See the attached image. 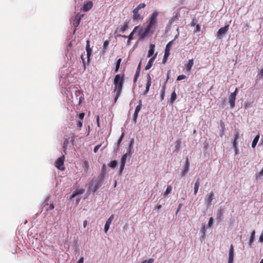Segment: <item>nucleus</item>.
<instances>
[{"label": "nucleus", "instance_id": "obj_1", "mask_svg": "<svg viewBox=\"0 0 263 263\" xmlns=\"http://www.w3.org/2000/svg\"><path fill=\"white\" fill-rule=\"evenodd\" d=\"M158 14L159 12L156 11L151 15L148 24L143 32L142 38H145L149 33H153L154 31H152V29L153 28L155 29L157 26V17Z\"/></svg>", "mask_w": 263, "mask_h": 263}, {"label": "nucleus", "instance_id": "obj_2", "mask_svg": "<svg viewBox=\"0 0 263 263\" xmlns=\"http://www.w3.org/2000/svg\"><path fill=\"white\" fill-rule=\"evenodd\" d=\"M124 83V74L121 76L120 74H117L114 80V84L115 86L114 92L116 93L115 98V102L120 96Z\"/></svg>", "mask_w": 263, "mask_h": 263}, {"label": "nucleus", "instance_id": "obj_3", "mask_svg": "<svg viewBox=\"0 0 263 263\" xmlns=\"http://www.w3.org/2000/svg\"><path fill=\"white\" fill-rule=\"evenodd\" d=\"M143 28L142 26L139 25L137 26L134 27L133 30L132 32L130 33V34L128 36H126L125 35H121V34H118L117 36L122 37L123 38H127L129 39V40H132L134 39V34L136 32L138 31V35L139 36V40H143L144 38H142V35L143 34Z\"/></svg>", "mask_w": 263, "mask_h": 263}, {"label": "nucleus", "instance_id": "obj_4", "mask_svg": "<svg viewBox=\"0 0 263 263\" xmlns=\"http://www.w3.org/2000/svg\"><path fill=\"white\" fill-rule=\"evenodd\" d=\"M65 160V156L63 155L61 157L59 158L55 161V166L57 168H58L59 170L63 171L64 170L65 168L63 166L64 165V162Z\"/></svg>", "mask_w": 263, "mask_h": 263}, {"label": "nucleus", "instance_id": "obj_5", "mask_svg": "<svg viewBox=\"0 0 263 263\" xmlns=\"http://www.w3.org/2000/svg\"><path fill=\"white\" fill-rule=\"evenodd\" d=\"M229 28V25H227L224 27L220 28L217 32L216 35L217 38L221 39L222 38V35H224L228 31Z\"/></svg>", "mask_w": 263, "mask_h": 263}, {"label": "nucleus", "instance_id": "obj_6", "mask_svg": "<svg viewBox=\"0 0 263 263\" xmlns=\"http://www.w3.org/2000/svg\"><path fill=\"white\" fill-rule=\"evenodd\" d=\"M238 92V88H236L234 92L231 93L229 96V103L231 107L232 108L235 106L236 96Z\"/></svg>", "mask_w": 263, "mask_h": 263}, {"label": "nucleus", "instance_id": "obj_7", "mask_svg": "<svg viewBox=\"0 0 263 263\" xmlns=\"http://www.w3.org/2000/svg\"><path fill=\"white\" fill-rule=\"evenodd\" d=\"M128 23L125 22L123 25L118 26L115 30V32H124L128 28Z\"/></svg>", "mask_w": 263, "mask_h": 263}, {"label": "nucleus", "instance_id": "obj_8", "mask_svg": "<svg viewBox=\"0 0 263 263\" xmlns=\"http://www.w3.org/2000/svg\"><path fill=\"white\" fill-rule=\"evenodd\" d=\"M83 14H77L76 15L74 19L72 21V25L75 27V28L77 27L79 25L82 17H83Z\"/></svg>", "mask_w": 263, "mask_h": 263}, {"label": "nucleus", "instance_id": "obj_9", "mask_svg": "<svg viewBox=\"0 0 263 263\" xmlns=\"http://www.w3.org/2000/svg\"><path fill=\"white\" fill-rule=\"evenodd\" d=\"M93 6V3L91 1H88L85 3L82 10L85 12L90 10Z\"/></svg>", "mask_w": 263, "mask_h": 263}, {"label": "nucleus", "instance_id": "obj_10", "mask_svg": "<svg viewBox=\"0 0 263 263\" xmlns=\"http://www.w3.org/2000/svg\"><path fill=\"white\" fill-rule=\"evenodd\" d=\"M234 253V247L231 245L229 250L228 263H233Z\"/></svg>", "mask_w": 263, "mask_h": 263}, {"label": "nucleus", "instance_id": "obj_11", "mask_svg": "<svg viewBox=\"0 0 263 263\" xmlns=\"http://www.w3.org/2000/svg\"><path fill=\"white\" fill-rule=\"evenodd\" d=\"M157 53H156L149 60L147 65L145 67V69L146 70L149 69L153 66L154 60L156 59L157 57Z\"/></svg>", "mask_w": 263, "mask_h": 263}, {"label": "nucleus", "instance_id": "obj_12", "mask_svg": "<svg viewBox=\"0 0 263 263\" xmlns=\"http://www.w3.org/2000/svg\"><path fill=\"white\" fill-rule=\"evenodd\" d=\"M190 166V162L187 157L185 159V163L184 166L183 170L181 172L182 176H184L189 171V168Z\"/></svg>", "mask_w": 263, "mask_h": 263}, {"label": "nucleus", "instance_id": "obj_13", "mask_svg": "<svg viewBox=\"0 0 263 263\" xmlns=\"http://www.w3.org/2000/svg\"><path fill=\"white\" fill-rule=\"evenodd\" d=\"M214 197V194L213 192H211L210 193L208 194L205 197V201L208 203L209 205H211V202L213 200Z\"/></svg>", "mask_w": 263, "mask_h": 263}, {"label": "nucleus", "instance_id": "obj_14", "mask_svg": "<svg viewBox=\"0 0 263 263\" xmlns=\"http://www.w3.org/2000/svg\"><path fill=\"white\" fill-rule=\"evenodd\" d=\"M139 10H138L137 9L135 8L133 10V19L134 21H138L139 20H142L143 17L141 16V15L138 13Z\"/></svg>", "mask_w": 263, "mask_h": 263}, {"label": "nucleus", "instance_id": "obj_15", "mask_svg": "<svg viewBox=\"0 0 263 263\" xmlns=\"http://www.w3.org/2000/svg\"><path fill=\"white\" fill-rule=\"evenodd\" d=\"M114 215H111L109 218L107 220L105 226H104V231L106 233L110 227V225L114 219Z\"/></svg>", "mask_w": 263, "mask_h": 263}, {"label": "nucleus", "instance_id": "obj_16", "mask_svg": "<svg viewBox=\"0 0 263 263\" xmlns=\"http://www.w3.org/2000/svg\"><path fill=\"white\" fill-rule=\"evenodd\" d=\"M147 83L146 84V88H145V90L144 92V94H146L148 92V91L149 90V87L152 84V78H151L149 74H147Z\"/></svg>", "mask_w": 263, "mask_h": 263}, {"label": "nucleus", "instance_id": "obj_17", "mask_svg": "<svg viewBox=\"0 0 263 263\" xmlns=\"http://www.w3.org/2000/svg\"><path fill=\"white\" fill-rule=\"evenodd\" d=\"M134 139H132L128 145L127 152L128 153V156L131 157L133 154L134 153V149H133V144H134Z\"/></svg>", "mask_w": 263, "mask_h": 263}, {"label": "nucleus", "instance_id": "obj_18", "mask_svg": "<svg viewBox=\"0 0 263 263\" xmlns=\"http://www.w3.org/2000/svg\"><path fill=\"white\" fill-rule=\"evenodd\" d=\"M176 38H177V36H176V37H175V39L174 40L169 42L167 44V45L165 47V51H164L165 53L170 54V50H171L172 46L173 44V43Z\"/></svg>", "mask_w": 263, "mask_h": 263}, {"label": "nucleus", "instance_id": "obj_19", "mask_svg": "<svg viewBox=\"0 0 263 263\" xmlns=\"http://www.w3.org/2000/svg\"><path fill=\"white\" fill-rule=\"evenodd\" d=\"M193 65H194L193 59L189 60L188 61V63L185 65L186 71L187 72H190Z\"/></svg>", "mask_w": 263, "mask_h": 263}, {"label": "nucleus", "instance_id": "obj_20", "mask_svg": "<svg viewBox=\"0 0 263 263\" xmlns=\"http://www.w3.org/2000/svg\"><path fill=\"white\" fill-rule=\"evenodd\" d=\"M181 146V139H179L175 142V149L173 151V152H178Z\"/></svg>", "mask_w": 263, "mask_h": 263}, {"label": "nucleus", "instance_id": "obj_21", "mask_svg": "<svg viewBox=\"0 0 263 263\" xmlns=\"http://www.w3.org/2000/svg\"><path fill=\"white\" fill-rule=\"evenodd\" d=\"M200 184V179L199 178H198L195 183V184H194V195L197 194V193L198 191V189H199Z\"/></svg>", "mask_w": 263, "mask_h": 263}, {"label": "nucleus", "instance_id": "obj_22", "mask_svg": "<svg viewBox=\"0 0 263 263\" xmlns=\"http://www.w3.org/2000/svg\"><path fill=\"white\" fill-rule=\"evenodd\" d=\"M82 166L83 168L84 172L87 173L89 170V165L88 162L87 161H84L82 163Z\"/></svg>", "mask_w": 263, "mask_h": 263}, {"label": "nucleus", "instance_id": "obj_23", "mask_svg": "<svg viewBox=\"0 0 263 263\" xmlns=\"http://www.w3.org/2000/svg\"><path fill=\"white\" fill-rule=\"evenodd\" d=\"M155 46L154 44L150 45L149 49L148 50V54H147L148 58L152 57L154 54V51H155Z\"/></svg>", "mask_w": 263, "mask_h": 263}, {"label": "nucleus", "instance_id": "obj_24", "mask_svg": "<svg viewBox=\"0 0 263 263\" xmlns=\"http://www.w3.org/2000/svg\"><path fill=\"white\" fill-rule=\"evenodd\" d=\"M89 43H90L89 41L87 40L86 47V50L87 51V58L88 59H89V57H90L91 52H92V50L90 48Z\"/></svg>", "mask_w": 263, "mask_h": 263}, {"label": "nucleus", "instance_id": "obj_25", "mask_svg": "<svg viewBox=\"0 0 263 263\" xmlns=\"http://www.w3.org/2000/svg\"><path fill=\"white\" fill-rule=\"evenodd\" d=\"M84 192V190H83V189H80V190H77L76 192H74V193H73V194L71 196V197L74 198L76 196H77V195L82 194Z\"/></svg>", "mask_w": 263, "mask_h": 263}, {"label": "nucleus", "instance_id": "obj_26", "mask_svg": "<svg viewBox=\"0 0 263 263\" xmlns=\"http://www.w3.org/2000/svg\"><path fill=\"white\" fill-rule=\"evenodd\" d=\"M223 210L222 209H219L217 211L216 217L218 219H221V217L223 216Z\"/></svg>", "mask_w": 263, "mask_h": 263}, {"label": "nucleus", "instance_id": "obj_27", "mask_svg": "<svg viewBox=\"0 0 263 263\" xmlns=\"http://www.w3.org/2000/svg\"><path fill=\"white\" fill-rule=\"evenodd\" d=\"M255 231L254 230L251 232L250 236V239L249 241V245L251 247V244L253 242L255 239Z\"/></svg>", "mask_w": 263, "mask_h": 263}, {"label": "nucleus", "instance_id": "obj_28", "mask_svg": "<svg viewBox=\"0 0 263 263\" xmlns=\"http://www.w3.org/2000/svg\"><path fill=\"white\" fill-rule=\"evenodd\" d=\"M259 138V136L257 135L253 139V142L252 143V147L253 148H254L256 146L257 143L258 141Z\"/></svg>", "mask_w": 263, "mask_h": 263}, {"label": "nucleus", "instance_id": "obj_29", "mask_svg": "<svg viewBox=\"0 0 263 263\" xmlns=\"http://www.w3.org/2000/svg\"><path fill=\"white\" fill-rule=\"evenodd\" d=\"M166 82H167V81L165 82V84L164 85V86H163V87H162L161 90L160 96H161V100H163L164 99L165 91V84H166Z\"/></svg>", "mask_w": 263, "mask_h": 263}, {"label": "nucleus", "instance_id": "obj_30", "mask_svg": "<svg viewBox=\"0 0 263 263\" xmlns=\"http://www.w3.org/2000/svg\"><path fill=\"white\" fill-rule=\"evenodd\" d=\"M177 98V95L175 92V91L174 90L171 94V97L170 99V101L171 103H173L175 100Z\"/></svg>", "mask_w": 263, "mask_h": 263}, {"label": "nucleus", "instance_id": "obj_31", "mask_svg": "<svg viewBox=\"0 0 263 263\" xmlns=\"http://www.w3.org/2000/svg\"><path fill=\"white\" fill-rule=\"evenodd\" d=\"M128 156V153L124 154L121 157V163L125 164L126 163V160L127 156Z\"/></svg>", "mask_w": 263, "mask_h": 263}, {"label": "nucleus", "instance_id": "obj_32", "mask_svg": "<svg viewBox=\"0 0 263 263\" xmlns=\"http://www.w3.org/2000/svg\"><path fill=\"white\" fill-rule=\"evenodd\" d=\"M117 161L116 160H112V161H111L108 164V165L109 167L114 168L117 166Z\"/></svg>", "mask_w": 263, "mask_h": 263}, {"label": "nucleus", "instance_id": "obj_33", "mask_svg": "<svg viewBox=\"0 0 263 263\" xmlns=\"http://www.w3.org/2000/svg\"><path fill=\"white\" fill-rule=\"evenodd\" d=\"M121 61H122L121 59H119L116 62V69H115L116 72H117L119 69Z\"/></svg>", "mask_w": 263, "mask_h": 263}, {"label": "nucleus", "instance_id": "obj_34", "mask_svg": "<svg viewBox=\"0 0 263 263\" xmlns=\"http://www.w3.org/2000/svg\"><path fill=\"white\" fill-rule=\"evenodd\" d=\"M142 106V100L139 101V104L136 106L135 111L139 112Z\"/></svg>", "mask_w": 263, "mask_h": 263}, {"label": "nucleus", "instance_id": "obj_35", "mask_svg": "<svg viewBox=\"0 0 263 263\" xmlns=\"http://www.w3.org/2000/svg\"><path fill=\"white\" fill-rule=\"evenodd\" d=\"M83 126V121L79 120L77 122V127H78V129L80 130L82 127Z\"/></svg>", "mask_w": 263, "mask_h": 263}, {"label": "nucleus", "instance_id": "obj_36", "mask_svg": "<svg viewBox=\"0 0 263 263\" xmlns=\"http://www.w3.org/2000/svg\"><path fill=\"white\" fill-rule=\"evenodd\" d=\"M124 133H122L121 136H120V137L119 138L118 141V143H117V147L118 148H119V147H120V143L121 142H122L123 138H124Z\"/></svg>", "mask_w": 263, "mask_h": 263}, {"label": "nucleus", "instance_id": "obj_37", "mask_svg": "<svg viewBox=\"0 0 263 263\" xmlns=\"http://www.w3.org/2000/svg\"><path fill=\"white\" fill-rule=\"evenodd\" d=\"M172 190V187L171 186V185H168L167 186L166 190L165 192V194L166 195L169 194L170 193H171Z\"/></svg>", "mask_w": 263, "mask_h": 263}, {"label": "nucleus", "instance_id": "obj_38", "mask_svg": "<svg viewBox=\"0 0 263 263\" xmlns=\"http://www.w3.org/2000/svg\"><path fill=\"white\" fill-rule=\"evenodd\" d=\"M145 7V4L144 3H140L139 5L137 6L136 9L138 10H140L141 9L144 8Z\"/></svg>", "mask_w": 263, "mask_h": 263}, {"label": "nucleus", "instance_id": "obj_39", "mask_svg": "<svg viewBox=\"0 0 263 263\" xmlns=\"http://www.w3.org/2000/svg\"><path fill=\"white\" fill-rule=\"evenodd\" d=\"M232 144H233V147L234 148V149L236 151H237V140L233 139L232 140Z\"/></svg>", "mask_w": 263, "mask_h": 263}, {"label": "nucleus", "instance_id": "obj_40", "mask_svg": "<svg viewBox=\"0 0 263 263\" xmlns=\"http://www.w3.org/2000/svg\"><path fill=\"white\" fill-rule=\"evenodd\" d=\"M170 54H168V53L164 52V55L163 56V60H162L163 63H165L166 62V61H167V59L168 57H169Z\"/></svg>", "mask_w": 263, "mask_h": 263}, {"label": "nucleus", "instance_id": "obj_41", "mask_svg": "<svg viewBox=\"0 0 263 263\" xmlns=\"http://www.w3.org/2000/svg\"><path fill=\"white\" fill-rule=\"evenodd\" d=\"M239 133L237 131H235L234 133V135H233V139L237 140V139L239 138Z\"/></svg>", "mask_w": 263, "mask_h": 263}, {"label": "nucleus", "instance_id": "obj_42", "mask_svg": "<svg viewBox=\"0 0 263 263\" xmlns=\"http://www.w3.org/2000/svg\"><path fill=\"white\" fill-rule=\"evenodd\" d=\"M109 44V41L106 40L103 43V48L105 50H106Z\"/></svg>", "mask_w": 263, "mask_h": 263}, {"label": "nucleus", "instance_id": "obj_43", "mask_svg": "<svg viewBox=\"0 0 263 263\" xmlns=\"http://www.w3.org/2000/svg\"><path fill=\"white\" fill-rule=\"evenodd\" d=\"M257 76L259 77V78H261V79H263V67L258 72Z\"/></svg>", "mask_w": 263, "mask_h": 263}, {"label": "nucleus", "instance_id": "obj_44", "mask_svg": "<svg viewBox=\"0 0 263 263\" xmlns=\"http://www.w3.org/2000/svg\"><path fill=\"white\" fill-rule=\"evenodd\" d=\"M138 113L139 112H136V111H135V112H134V117H133V122H134V123H136L137 122V119L138 117Z\"/></svg>", "mask_w": 263, "mask_h": 263}, {"label": "nucleus", "instance_id": "obj_45", "mask_svg": "<svg viewBox=\"0 0 263 263\" xmlns=\"http://www.w3.org/2000/svg\"><path fill=\"white\" fill-rule=\"evenodd\" d=\"M154 262V259L153 258H150L148 260H145L142 261L140 263H153Z\"/></svg>", "mask_w": 263, "mask_h": 263}, {"label": "nucleus", "instance_id": "obj_46", "mask_svg": "<svg viewBox=\"0 0 263 263\" xmlns=\"http://www.w3.org/2000/svg\"><path fill=\"white\" fill-rule=\"evenodd\" d=\"M84 116H85V114L84 112L80 113L78 115V117H79V120L83 121Z\"/></svg>", "mask_w": 263, "mask_h": 263}, {"label": "nucleus", "instance_id": "obj_47", "mask_svg": "<svg viewBox=\"0 0 263 263\" xmlns=\"http://www.w3.org/2000/svg\"><path fill=\"white\" fill-rule=\"evenodd\" d=\"M162 206L161 204H157L155 205L154 209V211L156 210L157 212L159 211V210L161 209Z\"/></svg>", "mask_w": 263, "mask_h": 263}, {"label": "nucleus", "instance_id": "obj_48", "mask_svg": "<svg viewBox=\"0 0 263 263\" xmlns=\"http://www.w3.org/2000/svg\"><path fill=\"white\" fill-rule=\"evenodd\" d=\"M140 73L138 72H136V73L134 78V83H136L137 81L138 77H139Z\"/></svg>", "mask_w": 263, "mask_h": 263}, {"label": "nucleus", "instance_id": "obj_49", "mask_svg": "<svg viewBox=\"0 0 263 263\" xmlns=\"http://www.w3.org/2000/svg\"><path fill=\"white\" fill-rule=\"evenodd\" d=\"M125 164L121 163L120 167V171H119V174L121 175L123 172V170L124 168L125 167Z\"/></svg>", "mask_w": 263, "mask_h": 263}, {"label": "nucleus", "instance_id": "obj_50", "mask_svg": "<svg viewBox=\"0 0 263 263\" xmlns=\"http://www.w3.org/2000/svg\"><path fill=\"white\" fill-rule=\"evenodd\" d=\"M185 78H186L185 76H184L183 74H181V75H179V76H178V77L177 78V80L180 81L183 79H184Z\"/></svg>", "mask_w": 263, "mask_h": 263}, {"label": "nucleus", "instance_id": "obj_51", "mask_svg": "<svg viewBox=\"0 0 263 263\" xmlns=\"http://www.w3.org/2000/svg\"><path fill=\"white\" fill-rule=\"evenodd\" d=\"M101 144H99V145L95 146V147H94V149H93V152L95 153H96L98 151V150H99V148L101 147Z\"/></svg>", "mask_w": 263, "mask_h": 263}, {"label": "nucleus", "instance_id": "obj_52", "mask_svg": "<svg viewBox=\"0 0 263 263\" xmlns=\"http://www.w3.org/2000/svg\"><path fill=\"white\" fill-rule=\"evenodd\" d=\"M213 219L212 217H211L209 219V221L208 222V227H211L213 224Z\"/></svg>", "mask_w": 263, "mask_h": 263}, {"label": "nucleus", "instance_id": "obj_53", "mask_svg": "<svg viewBox=\"0 0 263 263\" xmlns=\"http://www.w3.org/2000/svg\"><path fill=\"white\" fill-rule=\"evenodd\" d=\"M141 62H140V63L139 64L138 66V67L137 68V70H136V72H138L140 73V70H141Z\"/></svg>", "mask_w": 263, "mask_h": 263}, {"label": "nucleus", "instance_id": "obj_54", "mask_svg": "<svg viewBox=\"0 0 263 263\" xmlns=\"http://www.w3.org/2000/svg\"><path fill=\"white\" fill-rule=\"evenodd\" d=\"M259 241L261 242L263 241V231L262 232L259 239Z\"/></svg>", "mask_w": 263, "mask_h": 263}, {"label": "nucleus", "instance_id": "obj_55", "mask_svg": "<svg viewBox=\"0 0 263 263\" xmlns=\"http://www.w3.org/2000/svg\"><path fill=\"white\" fill-rule=\"evenodd\" d=\"M54 208V206L53 204H51L49 205V207L47 209V210H52Z\"/></svg>", "mask_w": 263, "mask_h": 263}, {"label": "nucleus", "instance_id": "obj_56", "mask_svg": "<svg viewBox=\"0 0 263 263\" xmlns=\"http://www.w3.org/2000/svg\"><path fill=\"white\" fill-rule=\"evenodd\" d=\"M205 230H206V229H205V227H204V226H203V227H202L201 228L200 232H201V233H202L203 234H204V232H205Z\"/></svg>", "mask_w": 263, "mask_h": 263}, {"label": "nucleus", "instance_id": "obj_57", "mask_svg": "<svg viewBox=\"0 0 263 263\" xmlns=\"http://www.w3.org/2000/svg\"><path fill=\"white\" fill-rule=\"evenodd\" d=\"M96 120H97V123L98 126V127H100L99 116V115H98V116H97Z\"/></svg>", "mask_w": 263, "mask_h": 263}, {"label": "nucleus", "instance_id": "obj_58", "mask_svg": "<svg viewBox=\"0 0 263 263\" xmlns=\"http://www.w3.org/2000/svg\"><path fill=\"white\" fill-rule=\"evenodd\" d=\"M81 59H82V60L83 61V64L84 67V69H85V68H86V67H85V61L84 59L83 58V55H81Z\"/></svg>", "mask_w": 263, "mask_h": 263}, {"label": "nucleus", "instance_id": "obj_59", "mask_svg": "<svg viewBox=\"0 0 263 263\" xmlns=\"http://www.w3.org/2000/svg\"><path fill=\"white\" fill-rule=\"evenodd\" d=\"M263 175V168L257 174V176H262Z\"/></svg>", "mask_w": 263, "mask_h": 263}, {"label": "nucleus", "instance_id": "obj_60", "mask_svg": "<svg viewBox=\"0 0 263 263\" xmlns=\"http://www.w3.org/2000/svg\"><path fill=\"white\" fill-rule=\"evenodd\" d=\"M87 225V221L86 220L83 221V227L85 228Z\"/></svg>", "mask_w": 263, "mask_h": 263}, {"label": "nucleus", "instance_id": "obj_61", "mask_svg": "<svg viewBox=\"0 0 263 263\" xmlns=\"http://www.w3.org/2000/svg\"><path fill=\"white\" fill-rule=\"evenodd\" d=\"M83 261H84V258L82 257L80 258V259L78 261V263H83Z\"/></svg>", "mask_w": 263, "mask_h": 263}, {"label": "nucleus", "instance_id": "obj_62", "mask_svg": "<svg viewBox=\"0 0 263 263\" xmlns=\"http://www.w3.org/2000/svg\"><path fill=\"white\" fill-rule=\"evenodd\" d=\"M68 143H69L68 139H66L65 140V141H64V145H67Z\"/></svg>", "mask_w": 263, "mask_h": 263}, {"label": "nucleus", "instance_id": "obj_63", "mask_svg": "<svg viewBox=\"0 0 263 263\" xmlns=\"http://www.w3.org/2000/svg\"><path fill=\"white\" fill-rule=\"evenodd\" d=\"M200 27L199 25H197L196 26V31H199L200 30Z\"/></svg>", "mask_w": 263, "mask_h": 263}, {"label": "nucleus", "instance_id": "obj_64", "mask_svg": "<svg viewBox=\"0 0 263 263\" xmlns=\"http://www.w3.org/2000/svg\"><path fill=\"white\" fill-rule=\"evenodd\" d=\"M66 147H67V145H63V150H64V152H65L66 151Z\"/></svg>", "mask_w": 263, "mask_h": 263}]
</instances>
